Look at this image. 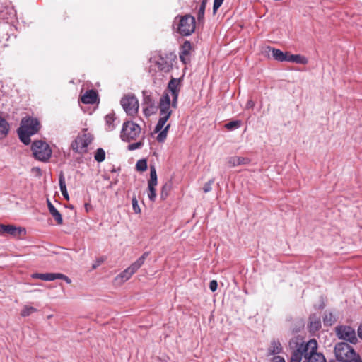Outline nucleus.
I'll return each mask as SVG.
<instances>
[{"label": "nucleus", "instance_id": "nucleus-1", "mask_svg": "<svg viewBox=\"0 0 362 362\" xmlns=\"http://www.w3.org/2000/svg\"><path fill=\"white\" fill-rule=\"evenodd\" d=\"M39 129L40 123L37 119L33 117L23 119L21 127L18 130L21 141L28 145L30 143V136L36 134Z\"/></svg>", "mask_w": 362, "mask_h": 362}, {"label": "nucleus", "instance_id": "nucleus-2", "mask_svg": "<svg viewBox=\"0 0 362 362\" xmlns=\"http://www.w3.org/2000/svg\"><path fill=\"white\" fill-rule=\"evenodd\" d=\"M334 354L341 362H352L358 356L354 349L346 342L337 343L334 346Z\"/></svg>", "mask_w": 362, "mask_h": 362}, {"label": "nucleus", "instance_id": "nucleus-3", "mask_svg": "<svg viewBox=\"0 0 362 362\" xmlns=\"http://www.w3.org/2000/svg\"><path fill=\"white\" fill-rule=\"evenodd\" d=\"M34 158L42 162H47L52 156V149L48 144L42 140L34 141L31 145Z\"/></svg>", "mask_w": 362, "mask_h": 362}, {"label": "nucleus", "instance_id": "nucleus-4", "mask_svg": "<svg viewBox=\"0 0 362 362\" xmlns=\"http://www.w3.org/2000/svg\"><path fill=\"white\" fill-rule=\"evenodd\" d=\"M177 21V32L183 36H189L195 30V18L190 14L183 16H177L174 23Z\"/></svg>", "mask_w": 362, "mask_h": 362}, {"label": "nucleus", "instance_id": "nucleus-5", "mask_svg": "<svg viewBox=\"0 0 362 362\" xmlns=\"http://www.w3.org/2000/svg\"><path fill=\"white\" fill-rule=\"evenodd\" d=\"M140 126L132 121L124 122L120 133V138L124 142L136 140L141 133Z\"/></svg>", "mask_w": 362, "mask_h": 362}, {"label": "nucleus", "instance_id": "nucleus-6", "mask_svg": "<svg viewBox=\"0 0 362 362\" xmlns=\"http://www.w3.org/2000/svg\"><path fill=\"white\" fill-rule=\"evenodd\" d=\"M93 139L92 134L84 131L82 134H79L71 143V148L76 153L83 154L87 152V148Z\"/></svg>", "mask_w": 362, "mask_h": 362}, {"label": "nucleus", "instance_id": "nucleus-7", "mask_svg": "<svg viewBox=\"0 0 362 362\" xmlns=\"http://www.w3.org/2000/svg\"><path fill=\"white\" fill-rule=\"evenodd\" d=\"M317 344L315 339L310 340L304 345L305 361L307 362H326L323 354L317 352Z\"/></svg>", "mask_w": 362, "mask_h": 362}, {"label": "nucleus", "instance_id": "nucleus-8", "mask_svg": "<svg viewBox=\"0 0 362 362\" xmlns=\"http://www.w3.org/2000/svg\"><path fill=\"white\" fill-rule=\"evenodd\" d=\"M121 105L128 115H136L139 110V102L134 95H127L120 101Z\"/></svg>", "mask_w": 362, "mask_h": 362}, {"label": "nucleus", "instance_id": "nucleus-9", "mask_svg": "<svg viewBox=\"0 0 362 362\" xmlns=\"http://www.w3.org/2000/svg\"><path fill=\"white\" fill-rule=\"evenodd\" d=\"M335 332L337 337L355 344L357 342L355 330L350 326L340 325L335 328Z\"/></svg>", "mask_w": 362, "mask_h": 362}, {"label": "nucleus", "instance_id": "nucleus-10", "mask_svg": "<svg viewBox=\"0 0 362 362\" xmlns=\"http://www.w3.org/2000/svg\"><path fill=\"white\" fill-rule=\"evenodd\" d=\"M158 184L156 170L154 165L150 166V179L148 181L149 199L154 202L156 197V186Z\"/></svg>", "mask_w": 362, "mask_h": 362}, {"label": "nucleus", "instance_id": "nucleus-11", "mask_svg": "<svg viewBox=\"0 0 362 362\" xmlns=\"http://www.w3.org/2000/svg\"><path fill=\"white\" fill-rule=\"evenodd\" d=\"M31 276L33 279H38L47 281H51L56 279H63L68 284L71 282V279L68 276L60 273H34Z\"/></svg>", "mask_w": 362, "mask_h": 362}, {"label": "nucleus", "instance_id": "nucleus-12", "mask_svg": "<svg viewBox=\"0 0 362 362\" xmlns=\"http://www.w3.org/2000/svg\"><path fill=\"white\" fill-rule=\"evenodd\" d=\"M0 233H6L11 235L14 237L21 238L22 235H25L26 230L24 228L16 227L13 225L0 224Z\"/></svg>", "mask_w": 362, "mask_h": 362}, {"label": "nucleus", "instance_id": "nucleus-13", "mask_svg": "<svg viewBox=\"0 0 362 362\" xmlns=\"http://www.w3.org/2000/svg\"><path fill=\"white\" fill-rule=\"evenodd\" d=\"M170 98L168 93L161 96L159 101L160 116H167L169 118L172 111L170 110Z\"/></svg>", "mask_w": 362, "mask_h": 362}, {"label": "nucleus", "instance_id": "nucleus-14", "mask_svg": "<svg viewBox=\"0 0 362 362\" xmlns=\"http://www.w3.org/2000/svg\"><path fill=\"white\" fill-rule=\"evenodd\" d=\"M151 62L155 63L158 69L164 72H168L172 68V64L161 55L158 58L156 57L151 58Z\"/></svg>", "mask_w": 362, "mask_h": 362}, {"label": "nucleus", "instance_id": "nucleus-15", "mask_svg": "<svg viewBox=\"0 0 362 362\" xmlns=\"http://www.w3.org/2000/svg\"><path fill=\"white\" fill-rule=\"evenodd\" d=\"M192 49V45L189 41L186 40L184 42L180 48L179 53L180 59L185 64L189 62V54Z\"/></svg>", "mask_w": 362, "mask_h": 362}, {"label": "nucleus", "instance_id": "nucleus-16", "mask_svg": "<svg viewBox=\"0 0 362 362\" xmlns=\"http://www.w3.org/2000/svg\"><path fill=\"white\" fill-rule=\"evenodd\" d=\"M98 99V94L94 90H87L81 98V100L84 104H94Z\"/></svg>", "mask_w": 362, "mask_h": 362}, {"label": "nucleus", "instance_id": "nucleus-17", "mask_svg": "<svg viewBox=\"0 0 362 362\" xmlns=\"http://www.w3.org/2000/svg\"><path fill=\"white\" fill-rule=\"evenodd\" d=\"M250 162V159L246 157L231 156L228 160V163L230 167L247 165Z\"/></svg>", "mask_w": 362, "mask_h": 362}, {"label": "nucleus", "instance_id": "nucleus-18", "mask_svg": "<svg viewBox=\"0 0 362 362\" xmlns=\"http://www.w3.org/2000/svg\"><path fill=\"white\" fill-rule=\"evenodd\" d=\"M47 206L50 214L57 221V224L62 225L63 223V219L62 214L54 206V205L50 202L49 200H47Z\"/></svg>", "mask_w": 362, "mask_h": 362}, {"label": "nucleus", "instance_id": "nucleus-19", "mask_svg": "<svg viewBox=\"0 0 362 362\" xmlns=\"http://www.w3.org/2000/svg\"><path fill=\"white\" fill-rule=\"evenodd\" d=\"M304 345L301 344L296 351H294L291 356L290 362H300L302 358H305V351H303Z\"/></svg>", "mask_w": 362, "mask_h": 362}, {"label": "nucleus", "instance_id": "nucleus-20", "mask_svg": "<svg viewBox=\"0 0 362 362\" xmlns=\"http://www.w3.org/2000/svg\"><path fill=\"white\" fill-rule=\"evenodd\" d=\"M282 351V346L279 340L273 339L268 349L269 355L279 354Z\"/></svg>", "mask_w": 362, "mask_h": 362}, {"label": "nucleus", "instance_id": "nucleus-21", "mask_svg": "<svg viewBox=\"0 0 362 362\" xmlns=\"http://www.w3.org/2000/svg\"><path fill=\"white\" fill-rule=\"evenodd\" d=\"M105 124H106V129L107 131H112L115 129L117 124H115V121L117 118L115 115V113L107 114L105 117Z\"/></svg>", "mask_w": 362, "mask_h": 362}, {"label": "nucleus", "instance_id": "nucleus-22", "mask_svg": "<svg viewBox=\"0 0 362 362\" xmlns=\"http://www.w3.org/2000/svg\"><path fill=\"white\" fill-rule=\"evenodd\" d=\"M180 80L172 78L168 85V90L171 92V95H179Z\"/></svg>", "mask_w": 362, "mask_h": 362}, {"label": "nucleus", "instance_id": "nucleus-23", "mask_svg": "<svg viewBox=\"0 0 362 362\" xmlns=\"http://www.w3.org/2000/svg\"><path fill=\"white\" fill-rule=\"evenodd\" d=\"M9 129L8 122L0 116V139H4L8 135Z\"/></svg>", "mask_w": 362, "mask_h": 362}, {"label": "nucleus", "instance_id": "nucleus-24", "mask_svg": "<svg viewBox=\"0 0 362 362\" xmlns=\"http://www.w3.org/2000/svg\"><path fill=\"white\" fill-rule=\"evenodd\" d=\"M309 328L312 332H315L321 327L320 318L315 315H313L309 317Z\"/></svg>", "mask_w": 362, "mask_h": 362}, {"label": "nucleus", "instance_id": "nucleus-25", "mask_svg": "<svg viewBox=\"0 0 362 362\" xmlns=\"http://www.w3.org/2000/svg\"><path fill=\"white\" fill-rule=\"evenodd\" d=\"M59 184L61 192L64 197L65 199L69 200V197L67 192L66 185V181L65 177L63 174H60L59 178Z\"/></svg>", "mask_w": 362, "mask_h": 362}, {"label": "nucleus", "instance_id": "nucleus-26", "mask_svg": "<svg viewBox=\"0 0 362 362\" xmlns=\"http://www.w3.org/2000/svg\"><path fill=\"white\" fill-rule=\"evenodd\" d=\"M207 0H202L197 13V21L199 23H204V13Z\"/></svg>", "mask_w": 362, "mask_h": 362}, {"label": "nucleus", "instance_id": "nucleus-27", "mask_svg": "<svg viewBox=\"0 0 362 362\" xmlns=\"http://www.w3.org/2000/svg\"><path fill=\"white\" fill-rule=\"evenodd\" d=\"M272 54L273 58L279 62H284L286 59V52H283L281 50L279 49L272 48Z\"/></svg>", "mask_w": 362, "mask_h": 362}, {"label": "nucleus", "instance_id": "nucleus-28", "mask_svg": "<svg viewBox=\"0 0 362 362\" xmlns=\"http://www.w3.org/2000/svg\"><path fill=\"white\" fill-rule=\"evenodd\" d=\"M335 318L332 313H325L323 317V322L326 326H331L335 322Z\"/></svg>", "mask_w": 362, "mask_h": 362}, {"label": "nucleus", "instance_id": "nucleus-29", "mask_svg": "<svg viewBox=\"0 0 362 362\" xmlns=\"http://www.w3.org/2000/svg\"><path fill=\"white\" fill-rule=\"evenodd\" d=\"M169 118L167 117V116H160V118L158 119V122H157L156 127H155V132H159L163 129L164 125L165 124L166 122L168 120Z\"/></svg>", "mask_w": 362, "mask_h": 362}, {"label": "nucleus", "instance_id": "nucleus-30", "mask_svg": "<svg viewBox=\"0 0 362 362\" xmlns=\"http://www.w3.org/2000/svg\"><path fill=\"white\" fill-rule=\"evenodd\" d=\"M94 158L98 163L104 161L105 159V151L101 148H98L95 153Z\"/></svg>", "mask_w": 362, "mask_h": 362}, {"label": "nucleus", "instance_id": "nucleus-31", "mask_svg": "<svg viewBox=\"0 0 362 362\" xmlns=\"http://www.w3.org/2000/svg\"><path fill=\"white\" fill-rule=\"evenodd\" d=\"M136 169L139 172H144L147 169V161L146 159L139 160L136 163Z\"/></svg>", "mask_w": 362, "mask_h": 362}, {"label": "nucleus", "instance_id": "nucleus-32", "mask_svg": "<svg viewBox=\"0 0 362 362\" xmlns=\"http://www.w3.org/2000/svg\"><path fill=\"white\" fill-rule=\"evenodd\" d=\"M37 311V309L32 306H25L21 310V315L23 317H27Z\"/></svg>", "mask_w": 362, "mask_h": 362}, {"label": "nucleus", "instance_id": "nucleus-33", "mask_svg": "<svg viewBox=\"0 0 362 362\" xmlns=\"http://www.w3.org/2000/svg\"><path fill=\"white\" fill-rule=\"evenodd\" d=\"M241 125V122L239 121V120H234V121H231L230 122H228L227 124H225V127L228 129V130H233V129H238L240 127Z\"/></svg>", "mask_w": 362, "mask_h": 362}, {"label": "nucleus", "instance_id": "nucleus-34", "mask_svg": "<svg viewBox=\"0 0 362 362\" xmlns=\"http://www.w3.org/2000/svg\"><path fill=\"white\" fill-rule=\"evenodd\" d=\"M170 186L168 183H165V185H163L162 186L161 192H160V198L163 200H165L167 198V197L168 195V192L170 191Z\"/></svg>", "mask_w": 362, "mask_h": 362}, {"label": "nucleus", "instance_id": "nucleus-35", "mask_svg": "<svg viewBox=\"0 0 362 362\" xmlns=\"http://www.w3.org/2000/svg\"><path fill=\"white\" fill-rule=\"evenodd\" d=\"M132 275L133 274L132 272H130L128 268H127L119 275V277L121 278L123 281H127L131 278Z\"/></svg>", "mask_w": 362, "mask_h": 362}, {"label": "nucleus", "instance_id": "nucleus-36", "mask_svg": "<svg viewBox=\"0 0 362 362\" xmlns=\"http://www.w3.org/2000/svg\"><path fill=\"white\" fill-rule=\"evenodd\" d=\"M141 266L142 265L136 260L127 268L130 271V272H132V274H134Z\"/></svg>", "mask_w": 362, "mask_h": 362}, {"label": "nucleus", "instance_id": "nucleus-37", "mask_svg": "<svg viewBox=\"0 0 362 362\" xmlns=\"http://www.w3.org/2000/svg\"><path fill=\"white\" fill-rule=\"evenodd\" d=\"M308 59L305 57L300 54H296L294 62L300 64H306L308 63Z\"/></svg>", "mask_w": 362, "mask_h": 362}, {"label": "nucleus", "instance_id": "nucleus-38", "mask_svg": "<svg viewBox=\"0 0 362 362\" xmlns=\"http://www.w3.org/2000/svg\"><path fill=\"white\" fill-rule=\"evenodd\" d=\"M143 144H144V143L142 141H138V142H136V143H133V144H129L127 146V149L129 151H134V150H136V149H139V148H141L142 147Z\"/></svg>", "mask_w": 362, "mask_h": 362}, {"label": "nucleus", "instance_id": "nucleus-39", "mask_svg": "<svg viewBox=\"0 0 362 362\" xmlns=\"http://www.w3.org/2000/svg\"><path fill=\"white\" fill-rule=\"evenodd\" d=\"M132 208H133V210H134V213H136V214L140 213L141 212V209H140L139 206L138 204V201H137L136 197H134L132 198Z\"/></svg>", "mask_w": 362, "mask_h": 362}, {"label": "nucleus", "instance_id": "nucleus-40", "mask_svg": "<svg viewBox=\"0 0 362 362\" xmlns=\"http://www.w3.org/2000/svg\"><path fill=\"white\" fill-rule=\"evenodd\" d=\"M214 179H211L204 184L203 191L205 193L209 192L211 190V185L214 183Z\"/></svg>", "mask_w": 362, "mask_h": 362}, {"label": "nucleus", "instance_id": "nucleus-41", "mask_svg": "<svg viewBox=\"0 0 362 362\" xmlns=\"http://www.w3.org/2000/svg\"><path fill=\"white\" fill-rule=\"evenodd\" d=\"M167 137V134L165 133V131H160L159 134L157 136V141L158 142H163Z\"/></svg>", "mask_w": 362, "mask_h": 362}, {"label": "nucleus", "instance_id": "nucleus-42", "mask_svg": "<svg viewBox=\"0 0 362 362\" xmlns=\"http://www.w3.org/2000/svg\"><path fill=\"white\" fill-rule=\"evenodd\" d=\"M224 0H214L213 6V11L216 13L219 7L222 5Z\"/></svg>", "mask_w": 362, "mask_h": 362}, {"label": "nucleus", "instance_id": "nucleus-43", "mask_svg": "<svg viewBox=\"0 0 362 362\" xmlns=\"http://www.w3.org/2000/svg\"><path fill=\"white\" fill-rule=\"evenodd\" d=\"M8 17H6V18L8 21V20H12L13 18H16V11L14 10L13 8H11L9 9V11L8 13Z\"/></svg>", "mask_w": 362, "mask_h": 362}, {"label": "nucleus", "instance_id": "nucleus-44", "mask_svg": "<svg viewBox=\"0 0 362 362\" xmlns=\"http://www.w3.org/2000/svg\"><path fill=\"white\" fill-rule=\"evenodd\" d=\"M144 103L147 105V106H150L151 108L155 107V103L149 96L145 98Z\"/></svg>", "mask_w": 362, "mask_h": 362}, {"label": "nucleus", "instance_id": "nucleus-45", "mask_svg": "<svg viewBox=\"0 0 362 362\" xmlns=\"http://www.w3.org/2000/svg\"><path fill=\"white\" fill-rule=\"evenodd\" d=\"M218 283L216 280H212L209 283V288L212 292H214L217 290Z\"/></svg>", "mask_w": 362, "mask_h": 362}, {"label": "nucleus", "instance_id": "nucleus-46", "mask_svg": "<svg viewBox=\"0 0 362 362\" xmlns=\"http://www.w3.org/2000/svg\"><path fill=\"white\" fill-rule=\"evenodd\" d=\"M155 109L156 107L154 108H151L150 106H147L146 107L144 108V113L146 116L150 115L154 112Z\"/></svg>", "mask_w": 362, "mask_h": 362}, {"label": "nucleus", "instance_id": "nucleus-47", "mask_svg": "<svg viewBox=\"0 0 362 362\" xmlns=\"http://www.w3.org/2000/svg\"><path fill=\"white\" fill-rule=\"evenodd\" d=\"M149 255V252H144L138 259L137 261L141 264L143 265L144 263V261L145 259L147 258V257Z\"/></svg>", "mask_w": 362, "mask_h": 362}, {"label": "nucleus", "instance_id": "nucleus-48", "mask_svg": "<svg viewBox=\"0 0 362 362\" xmlns=\"http://www.w3.org/2000/svg\"><path fill=\"white\" fill-rule=\"evenodd\" d=\"M295 57H296V54H288L286 52V59L284 60V62H294Z\"/></svg>", "mask_w": 362, "mask_h": 362}, {"label": "nucleus", "instance_id": "nucleus-49", "mask_svg": "<svg viewBox=\"0 0 362 362\" xmlns=\"http://www.w3.org/2000/svg\"><path fill=\"white\" fill-rule=\"evenodd\" d=\"M172 97H173V100H172V103H170V105H172L173 107L176 108L177 105L178 95H172Z\"/></svg>", "mask_w": 362, "mask_h": 362}, {"label": "nucleus", "instance_id": "nucleus-50", "mask_svg": "<svg viewBox=\"0 0 362 362\" xmlns=\"http://www.w3.org/2000/svg\"><path fill=\"white\" fill-rule=\"evenodd\" d=\"M272 362H286V361L280 356H275L272 358Z\"/></svg>", "mask_w": 362, "mask_h": 362}, {"label": "nucleus", "instance_id": "nucleus-51", "mask_svg": "<svg viewBox=\"0 0 362 362\" xmlns=\"http://www.w3.org/2000/svg\"><path fill=\"white\" fill-rule=\"evenodd\" d=\"M254 106H255V103L252 100H249L247 102V104H246V108L247 109L253 108Z\"/></svg>", "mask_w": 362, "mask_h": 362}, {"label": "nucleus", "instance_id": "nucleus-52", "mask_svg": "<svg viewBox=\"0 0 362 362\" xmlns=\"http://www.w3.org/2000/svg\"><path fill=\"white\" fill-rule=\"evenodd\" d=\"M357 334L358 337L362 339V324L358 326L357 329Z\"/></svg>", "mask_w": 362, "mask_h": 362}, {"label": "nucleus", "instance_id": "nucleus-53", "mask_svg": "<svg viewBox=\"0 0 362 362\" xmlns=\"http://www.w3.org/2000/svg\"><path fill=\"white\" fill-rule=\"evenodd\" d=\"M170 127V124H167V125H166V126H165V127L162 129V131H165V133H166V134H168V130H169Z\"/></svg>", "mask_w": 362, "mask_h": 362}, {"label": "nucleus", "instance_id": "nucleus-54", "mask_svg": "<svg viewBox=\"0 0 362 362\" xmlns=\"http://www.w3.org/2000/svg\"><path fill=\"white\" fill-rule=\"evenodd\" d=\"M352 362H362V360L360 358V356L358 354V356L355 358L354 360L352 361Z\"/></svg>", "mask_w": 362, "mask_h": 362}, {"label": "nucleus", "instance_id": "nucleus-55", "mask_svg": "<svg viewBox=\"0 0 362 362\" xmlns=\"http://www.w3.org/2000/svg\"><path fill=\"white\" fill-rule=\"evenodd\" d=\"M101 262H97L95 264L93 265V268L95 269Z\"/></svg>", "mask_w": 362, "mask_h": 362}, {"label": "nucleus", "instance_id": "nucleus-56", "mask_svg": "<svg viewBox=\"0 0 362 362\" xmlns=\"http://www.w3.org/2000/svg\"><path fill=\"white\" fill-rule=\"evenodd\" d=\"M1 15L3 18H4V11H1Z\"/></svg>", "mask_w": 362, "mask_h": 362}, {"label": "nucleus", "instance_id": "nucleus-57", "mask_svg": "<svg viewBox=\"0 0 362 362\" xmlns=\"http://www.w3.org/2000/svg\"><path fill=\"white\" fill-rule=\"evenodd\" d=\"M86 209H88V204H86Z\"/></svg>", "mask_w": 362, "mask_h": 362}, {"label": "nucleus", "instance_id": "nucleus-58", "mask_svg": "<svg viewBox=\"0 0 362 362\" xmlns=\"http://www.w3.org/2000/svg\"><path fill=\"white\" fill-rule=\"evenodd\" d=\"M86 209H88V204H86Z\"/></svg>", "mask_w": 362, "mask_h": 362}, {"label": "nucleus", "instance_id": "nucleus-59", "mask_svg": "<svg viewBox=\"0 0 362 362\" xmlns=\"http://www.w3.org/2000/svg\"><path fill=\"white\" fill-rule=\"evenodd\" d=\"M330 362H339V361H330Z\"/></svg>", "mask_w": 362, "mask_h": 362}]
</instances>
